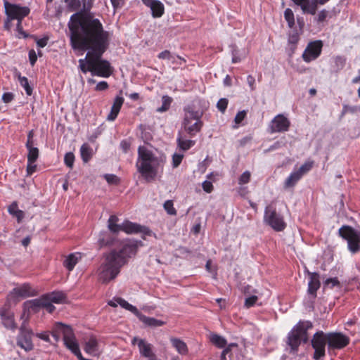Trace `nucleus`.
<instances>
[{"mask_svg": "<svg viewBox=\"0 0 360 360\" xmlns=\"http://www.w3.org/2000/svg\"><path fill=\"white\" fill-rule=\"evenodd\" d=\"M70 44L75 50L86 51L85 59L79 60L82 72L108 78L114 71L110 63L102 58L109 47L110 36L101 21L93 16L78 12L71 15L68 23Z\"/></svg>", "mask_w": 360, "mask_h": 360, "instance_id": "f257e3e1", "label": "nucleus"}, {"mask_svg": "<svg viewBox=\"0 0 360 360\" xmlns=\"http://www.w3.org/2000/svg\"><path fill=\"white\" fill-rule=\"evenodd\" d=\"M139 245H141V241L125 240L120 243L118 248L105 254L104 262L98 269V280L107 283L115 279L128 259L136 254Z\"/></svg>", "mask_w": 360, "mask_h": 360, "instance_id": "f03ea898", "label": "nucleus"}, {"mask_svg": "<svg viewBox=\"0 0 360 360\" xmlns=\"http://www.w3.org/2000/svg\"><path fill=\"white\" fill-rule=\"evenodd\" d=\"M162 163L163 160L147 147L140 146L138 148L136 167L146 181H151L155 179Z\"/></svg>", "mask_w": 360, "mask_h": 360, "instance_id": "7ed1b4c3", "label": "nucleus"}, {"mask_svg": "<svg viewBox=\"0 0 360 360\" xmlns=\"http://www.w3.org/2000/svg\"><path fill=\"white\" fill-rule=\"evenodd\" d=\"M118 220V217L115 215H111L109 217L108 227L110 232L117 233L120 231H122L127 234L141 233V237L143 240H146V236H155V234L146 226H142L129 220H125L122 224H117V222Z\"/></svg>", "mask_w": 360, "mask_h": 360, "instance_id": "20e7f679", "label": "nucleus"}, {"mask_svg": "<svg viewBox=\"0 0 360 360\" xmlns=\"http://www.w3.org/2000/svg\"><path fill=\"white\" fill-rule=\"evenodd\" d=\"M186 114L182 122L184 131L191 136H195L201 131L203 122L201 120L202 112L193 110L191 107L185 109Z\"/></svg>", "mask_w": 360, "mask_h": 360, "instance_id": "39448f33", "label": "nucleus"}, {"mask_svg": "<svg viewBox=\"0 0 360 360\" xmlns=\"http://www.w3.org/2000/svg\"><path fill=\"white\" fill-rule=\"evenodd\" d=\"M339 236L347 242L349 251L355 254L360 251V229L344 225L338 230Z\"/></svg>", "mask_w": 360, "mask_h": 360, "instance_id": "423d86ee", "label": "nucleus"}, {"mask_svg": "<svg viewBox=\"0 0 360 360\" xmlns=\"http://www.w3.org/2000/svg\"><path fill=\"white\" fill-rule=\"evenodd\" d=\"M264 222L276 231H282L286 226L283 217L276 212L273 205H269L266 207Z\"/></svg>", "mask_w": 360, "mask_h": 360, "instance_id": "0eeeda50", "label": "nucleus"}, {"mask_svg": "<svg viewBox=\"0 0 360 360\" xmlns=\"http://www.w3.org/2000/svg\"><path fill=\"white\" fill-rule=\"evenodd\" d=\"M116 301L120 304V305L122 308L131 311L136 317H138L141 321H142L144 324H146L148 326L155 328L165 325V322L161 320H158L155 318L148 317L143 315L139 311V309L135 306L129 304L123 298H117Z\"/></svg>", "mask_w": 360, "mask_h": 360, "instance_id": "6e6552de", "label": "nucleus"}, {"mask_svg": "<svg viewBox=\"0 0 360 360\" xmlns=\"http://www.w3.org/2000/svg\"><path fill=\"white\" fill-rule=\"evenodd\" d=\"M4 5L6 15L9 18V19H13V20L22 21L30 13L29 7L12 4L6 0L4 1Z\"/></svg>", "mask_w": 360, "mask_h": 360, "instance_id": "1a4fd4ad", "label": "nucleus"}, {"mask_svg": "<svg viewBox=\"0 0 360 360\" xmlns=\"http://www.w3.org/2000/svg\"><path fill=\"white\" fill-rule=\"evenodd\" d=\"M313 328L310 321H300L294 326V351L302 343H307L309 340L307 331Z\"/></svg>", "mask_w": 360, "mask_h": 360, "instance_id": "9d476101", "label": "nucleus"}, {"mask_svg": "<svg viewBox=\"0 0 360 360\" xmlns=\"http://www.w3.org/2000/svg\"><path fill=\"white\" fill-rule=\"evenodd\" d=\"M326 344H328L326 333L321 330L314 333L311 340V346L314 349L313 358L315 360H320L326 356Z\"/></svg>", "mask_w": 360, "mask_h": 360, "instance_id": "9b49d317", "label": "nucleus"}, {"mask_svg": "<svg viewBox=\"0 0 360 360\" xmlns=\"http://www.w3.org/2000/svg\"><path fill=\"white\" fill-rule=\"evenodd\" d=\"M323 46V44L321 40L310 41L302 53L303 60L307 63L315 60L320 56Z\"/></svg>", "mask_w": 360, "mask_h": 360, "instance_id": "f8f14e48", "label": "nucleus"}, {"mask_svg": "<svg viewBox=\"0 0 360 360\" xmlns=\"http://www.w3.org/2000/svg\"><path fill=\"white\" fill-rule=\"evenodd\" d=\"M328 349H340L349 343V338L341 333H326Z\"/></svg>", "mask_w": 360, "mask_h": 360, "instance_id": "ddd939ff", "label": "nucleus"}, {"mask_svg": "<svg viewBox=\"0 0 360 360\" xmlns=\"http://www.w3.org/2000/svg\"><path fill=\"white\" fill-rule=\"evenodd\" d=\"M63 342L65 346L77 357L80 355L79 344L76 340L72 328H66L63 330Z\"/></svg>", "mask_w": 360, "mask_h": 360, "instance_id": "4468645a", "label": "nucleus"}, {"mask_svg": "<svg viewBox=\"0 0 360 360\" xmlns=\"http://www.w3.org/2000/svg\"><path fill=\"white\" fill-rule=\"evenodd\" d=\"M32 332L29 330H25L22 327L20 328V333L17 337V345L25 352H30L34 349V345L32 339Z\"/></svg>", "mask_w": 360, "mask_h": 360, "instance_id": "2eb2a0df", "label": "nucleus"}, {"mask_svg": "<svg viewBox=\"0 0 360 360\" xmlns=\"http://www.w3.org/2000/svg\"><path fill=\"white\" fill-rule=\"evenodd\" d=\"M0 317L4 326L11 330H15L18 325L14 319V313L8 305H4L0 309Z\"/></svg>", "mask_w": 360, "mask_h": 360, "instance_id": "dca6fc26", "label": "nucleus"}, {"mask_svg": "<svg viewBox=\"0 0 360 360\" xmlns=\"http://www.w3.org/2000/svg\"><path fill=\"white\" fill-rule=\"evenodd\" d=\"M290 121L283 115H276L270 122L269 131L271 133L283 132L288 129Z\"/></svg>", "mask_w": 360, "mask_h": 360, "instance_id": "f3484780", "label": "nucleus"}, {"mask_svg": "<svg viewBox=\"0 0 360 360\" xmlns=\"http://www.w3.org/2000/svg\"><path fill=\"white\" fill-rule=\"evenodd\" d=\"M329 0H294V4L300 6L303 13L315 14L318 4L323 5Z\"/></svg>", "mask_w": 360, "mask_h": 360, "instance_id": "a211bd4d", "label": "nucleus"}, {"mask_svg": "<svg viewBox=\"0 0 360 360\" xmlns=\"http://www.w3.org/2000/svg\"><path fill=\"white\" fill-rule=\"evenodd\" d=\"M138 347L141 356L148 360H157L156 355L153 352L151 344L141 339L139 340Z\"/></svg>", "mask_w": 360, "mask_h": 360, "instance_id": "6ab92c4d", "label": "nucleus"}, {"mask_svg": "<svg viewBox=\"0 0 360 360\" xmlns=\"http://www.w3.org/2000/svg\"><path fill=\"white\" fill-rule=\"evenodd\" d=\"M13 294L18 297H28L37 295V291L32 288L29 283H24L13 290Z\"/></svg>", "mask_w": 360, "mask_h": 360, "instance_id": "aec40b11", "label": "nucleus"}, {"mask_svg": "<svg viewBox=\"0 0 360 360\" xmlns=\"http://www.w3.org/2000/svg\"><path fill=\"white\" fill-rule=\"evenodd\" d=\"M124 99L123 97L119 96L115 97L112 105L111 107L110 112L108 115V120L114 121L117 118L120 111V109L124 103Z\"/></svg>", "mask_w": 360, "mask_h": 360, "instance_id": "412c9836", "label": "nucleus"}, {"mask_svg": "<svg viewBox=\"0 0 360 360\" xmlns=\"http://www.w3.org/2000/svg\"><path fill=\"white\" fill-rule=\"evenodd\" d=\"M81 257V254L79 252L71 253L64 260L63 266L69 271H71L73 270L75 265L77 264Z\"/></svg>", "mask_w": 360, "mask_h": 360, "instance_id": "4be33fe9", "label": "nucleus"}, {"mask_svg": "<svg viewBox=\"0 0 360 360\" xmlns=\"http://www.w3.org/2000/svg\"><path fill=\"white\" fill-rule=\"evenodd\" d=\"M308 284V292L313 295H316L317 290L320 288L319 275L317 273H311Z\"/></svg>", "mask_w": 360, "mask_h": 360, "instance_id": "5701e85b", "label": "nucleus"}, {"mask_svg": "<svg viewBox=\"0 0 360 360\" xmlns=\"http://www.w3.org/2000/svg\"><path fill=\"white\" fill-rule=\"evenodd\" d=\"M150 8L151 15L154 18L162 17L165 13L164 4L159 0H155L148 7Z\"/></svg>", "mask_w": 360, "mask_h": 360, "instance_id": "b1692460", "label": "nucleus"}, {"mask_svg": "<svg viewBox=\"0 0 360 360\" xmlns=\"http://www.w3.org/2000/svg\"><path fill=\"white\" fill-rule=\"evenodd\" d=\"M314 162L313 161H307L305 162L297 171L294 172V183L298 180H300L302 176L309 172L313 167Z\"/></svg>", "mask_w": 360, "mask_h": 360, "instance_id": "393cba45", "label": "nucleus"}, {"mask_svg": "<svg viewBox=\"0 0 360 360\" xmlns=\"http://www.w3.org/2000/svg\"><path fill=\"white\" fill-rule=\"evenodd\" d=\"M176 143L180 150L186 151L195 144V141L184 139L179 132L176 138Z\"/></svg>", "mask_w": 360, "mask_h": 360, "instance_id": "a878e982", "label": "nucleus"}, {"mask_svg": "<svg viewBox=\"0 0 360 360\" xmlns=\"http://www.w3.org/2000/svg\"><path fill=\"white\" fill-rule=\"evenodd\" d=\"M114 238L108 231H101L98 235V244L99 248L110 245L113 243Z\"/></svg>", "mask_w": 360, "mask_h": 360, "instance_id": "bb28decb", "label": "nucleus"}, {"mask_svg": "<svg viewBox=\"0 0 360 360\" xmlns=\"http://www.w3.org/2000/svg\"><path fill=\"white\" fill-rule=\"evenodd\" d=\"M98 340L94 336H91L86 342L84 346V351L91 355H95L98 351Z\"/></svg>", "mask_w": 360, "mask_h": 360, "instance_id": "cd10ccee", "label": "nucleus"}, {"mask_svg": "<svg viewBox=\"0 0 360 360\" xmlns=\"http://www.w3.org/2000/svg\"><path fill=\"white\" fill-rule=\"evenodd\" d=\"M170 342L179 354L181 355H186L188 354V347L184 341L176 338H172L170 339Z\"/></svg>", "mask_w": 360, "mask_h": 360, "instance_id": "c85d7f7f", "label": "nucleus"}, {"mask_svg": "<svg viewBox=\"0 0 360 360\" xmlns=\"http://www.w3.org/2000/svg\"><path fill=\"white\" fill-rule=\"evenodd\" d=\"M8 212L10 214L17 219L18 223L21 222L24 218L23 211L18 209V205L16 201L13 202L8 207Z\"/></svg>", "mask_w": 360, "mask_h": 360, "instance_id": "c756f323", "label": "nucleus"}, {"mask_svg": "<svg viewBox=\"0 0 360 360\" xmlns=\"http://www.w3.org/2000/svg\"><path fill=\"white\" fill-rule=\"evenodd\" d=\"M45 300L46 297L44 295L39 299H34L27 302L26 304H27L28 308L31 309L33 311L37 312L40 309H43Z\"/></svg>", "mask_w": 360, "mask_h": 360, "instance_id": "7c9ffc66", "label": "nucleus"}, {"mask_svg": "<svg viewBox=\"0 0 360 360\" xmlns=\"http://www.w3.org/2000/svg\"><path fill=\"white\" fill-rule=\"evenodd\" d=\"M44 295L49 301L57 304L62 303L66 299L65 295L60 291H53Z\"/></svg>", "mask_w": 360, "mask_h": 360, "instance_id": "2f4dec72", "label": "nucleus"}, {"mask_svg": "<svg viewBox=\"0 0 360 360\" xmlns=\"http://www.w3.org/2000/svg\"><path fill=\"white\" fill-rule=\"evenodd\" d=\"M27 150V158L28 162H37L39 156V150L34 144L25 145Z\"/></svg>", "mask_w": 360, "mask_h": 360, "instance_id": "473e14b6", "label": "nucleus"}, {"mask_svg": "<svg viewBox=\"0 0 360 360\" xmlns=\"http://www.w3.org/2000/svg\"><path fill=\"white\" fill-rule=\"evenodd\" d=\"M92 151V148L88 143H85L82 145L80 148V155L84 162L86 163L91 159L93 155Z\"/></svg>", "mask_w": 360, "mask_h": 360, "instance_id": "72a5a7b5", "label": "nucleus"}, {"mask_svg": "<svg viewBox=\"0 0 360 360\" xmlns=\"http://www.w3.org/2000/svg\"><path fill=\"white\" fill-rule=\"evenodd\" d=\"M66 328H70V326L60 322L56 323L52 330L51 335L56 342L59 340L60 334L63 335V330Z\"/></svg>", "mask_w": 360, "mask_h": 360, "instance_id": "f704fd0d", "label": "nucleus"}, {"mask_svg": "<svg viewBox=\"0 0 360 360\" xmlns=\"http://www.w3.org/2000/svg\"><path fill=\"white\" fill-rule=\"evenodd\" d=\"M210 340L213 345L219 348H224L227 344L226 340L217 334H212Z\"/></svg>", "mask_w": 360, "mask_h": 360, "instance_id": "c9c22d12", "label": "nucleus"}, {"mask_svg": "<svg viewBox=\"0 0 360 360\" xmlns=\"http://www.w3.org/2000/svg\"><path fill=\"white\" fill-rule=\"evenodd\" d=\"M162 105L158 108V112H163L169 110L170 105L172 102L171 97L168 96H163L162 98Z\"/></svg>", "mask_w": 360, "mask_h": 360, "instance_id": "e433bc0d", "label": "nucleus"}, {"mask_svg": "<svg viewBox=\"0 0 360 360\" xmlns=\"http://www.w3.org/2000/svg\"><path fill=\"white\" fill-rule=\"evenodd\" d=\"M18 81L20 82V86H22L25 90L26 94L28 96H31L32 94V88L30 86L29 82L27 77L19 75Z\"/></svg>", "mask_w": 360, "mask_h": 360, "instance_id": "4c0bfd02", "label": "nucleus"}, {"mask_svg": "<svg viewBox=\"0 0 360 360\" xmlns=\"http://www.w3.org/2000/svg\"><path fill=\"white\" fill-rule=\"evenodd\" d=\"M169 62L174 65L173 69L175 70L186 63V60L181 56H172V58H171Z\"/></svg>", "mask_w": 360, "mask_h": 360, "instance_id": "58836bf2", "label": "nucleus"}, {"mask_svg": "<svg viewBox=\"0 0 360 360\" xmlns=\"http://www.w3.org/2000/svg\"><path fill=\"white\" fill-rule=\"evenodd\" d=\"M346 59L342 56H335L334 58V66L337 71L342 70L345 65Z\"/></svg>", "mask_w": 360, "mask_h": 360, "instance_id": "ea45409f", "label": "nucleus"}, {"mask_svg": "<svg viewBox=\"0 0 360 360\" xmlns=\"http://www.w3.org/2000/svg\"><path fill=\"white\" fill-rule=\"evenodd\" d=\"M164 208L169 215H176V210L174 207V203L173 201L171 200H168L165 202L164 203Z\"/></svg>", "mask_w": 360, "mask_h": 360, "instance_id": "a19ab883", "label": "nucleus"}, {"mask_svg": "<svg viewBox=\"0 0 360 360\" xmlns=\"http://www.w3.org/2000/svg\"><path fill=\"white\" fill-rule=\"evenodd\" d=\"M74 162H75V155L73 154V153H72V152L67 153L64 157L65 165L68 167L72 169L74 165Z\"/></svg>", "mask_w": 360, "mask_h": 360, "instance_id": "79ce46f5", "label": "nucleus"}, {"mask_svg": "<svg viewBox=\"0 0 360 360\" xmlns=\"http://www.w3.org/2000/svg\"><path fill=\"white\" fill-rule=\"evenodd\" d=\"M104 179L109 184L117 185L120 182V178L112 174H106L104 175Z\"/></svg>", "mask_w": 360, "mask_h": 360, "instance_id": "37998d69", "label": "nucleus"}, {"mask_svg": "<svg viewBox=\"0 0 360 360\" xmlns=\"http://www.w3.org/2000/svg\"><path fill=\"white\" fill-rule=\"evenodd\" d=\"M183 158V154L174 153L172 155V167L174 168L178 167L179 165L181 163Z\"/></svg>", "mask_w": 360, "mask_h": 360, "instance_id": "c03bdc74", "label": "nucleus"}, {"mask_svg": "<svg viewBox=\"0 0 360 360\" xmlns=\"http://www.w3.org/2000/svg\"><path fill=\"white\" fill-rule=\"evenodd\" d=\"M228 103H229V101L228 99L226 98H220L217 103V108H218V110L221 112H224L225 110H226L227 108V106H228Z\"/></svg>", "mask_w": 360, "mask_h": 360, "instance_id": "a18cd8bd", "label": "nucleus"}, {"mask_svg": "<svg viewBox=\"0 0 360 360\" xmlns=\"http://www.w3.org/2000/svg\"><path fill=\"white\" fill-rule=\"evenodd\" d=\"M22 21H17L16 31L18 32L17 37L18 38H27L28 34L24 31L22 25Z\"/></svg>", "mask_w": 360, "mask_h": 360, "instance_id": "49530a36", "label": "nucleus"}, {"mask_svg": "<svg viewBox=\"0 0 360 360\" xmlns=\"http://www.w3.org/2000/svg\"><path fill=\"white\" fill-rule=\"evenodd\" d=\"M131 146V142L129 139H124L120 142V147L123 153H127Z\"/></svg>", "mask_w": 360, "mask_h": 360, "instance_id": "de8ad7c7", "label": "nucleus"}, {"mask_svg": "<svg viewBox=\"0 0 360 360\" xmlns=\"http://www.w3.org/2000/svg\"><path fill=\"white\" fill-rule=\"evenodd\" d=\"M284 18L285 20L288 22V26L290 28L292 27V11L288 8L285 9L284 12Z\"/></svg>", "mask_w": 360, "mask_h": 360, "instance_id": "09e8293b", "label": "nucleus"}, {"mask_svg": "<svg viewBox=\"0 0 360 360\" xmlns=\"http://www.w3.org/2000/svg\"><path fill=\"white\" fill-rule=\"evenodd\" d=\"M250 176H251V174H250V172H248V171L244 172L240 175V176L238 179L239 184L242 185V184H248L250 180Z\"/></svg>", "mask_w": 360, "mask_h": 360, "instance_id": "8fccbe9b", "label": "nucleus"}, {"mask_svg": "<svg viewBox=\"0 0 360 360\" xmlns=\"http://www.w3.org/2000/svg\"><path fill=\"white\" fill-rule=\"evenodd\" d=\"M257 300L258 297L256 295L248 297L245 300V307L247 308H250L256 304Z\"/></svg>", "mask_w": 360, "mask_h": 360, "instance_id": "3c124183", "label": "nucleus"}, {"mask_svg": "<svg viewBox=\"0 0 360 360\" xmlns=\"http://www.w3.org/2000/svg\"><path fill=\"white\" fill-rule=\"evenodd\" d=\"M35 162H27V176H31L33 173H34L37 171V165L35 164Z\"/></svg>", "mask_w": 360, "mask_h": 360, "instance_id": "603ef678", "label": "nucleus"}, {"mask_svg": "<svg viewBox=\"0 0 360 360\" xmlns=\"http://www.w3.org/2000/svg\"><path fill=\"white\" fill-rule=\"evenodd\" d=\"M232 63H237L241 61L240 57L238 56V50L234 45L232 46Z\"/></svg>", "mask_w": 360, "mask_h": 360, "instance_id": "864d4df0", "label": "nucleus"}, {"mask_svg": "<svg viewBox=\"0 0 360 360\" xmlns=\"http://www.w3.org/2000/svg\"><path fill=\"white\" fill-rule=\"evenodd\" d=\"M325 285L329 286L330 288H333L335 286H339L340 282L338 279V278H330L326 280L325 281Z\"/></svg>", "mask_w": 360, "mask_h": 360, "instance_id": "5fc2aeb1", "label": "nucleus"}, {"mask_svg": "<svg viewBox=\"0 0 360 360\" xmlns=\"http://www.w3.org/2000/svg\"><path fill=\"white\" fill-rule=\"evenodd\" d=\"M114 11L120 9L125 4V0H110Z\"/></svg>", "mask_w": 360, "mask_h": 360, "instance_id": "6e6d98bb", "label": "nucleus"}, {"mask_svg": "<svg viewBox=\"0 0 360 360\" xmlns=\"http://www.w3.org/2000/svg\"><path fill=\"white\" fill-rule=\"evenodd\" d=\"M67 3H68L69 7L72 11H77L81 6V1L80 0H68Z\"/></svg>", "mask_w": 360, "mask_h": 360, "instance_id": "4d7b16f0", "label": "nucleus"}, {"mask_svg": "<svg viewBox=\"0 0 360 360\" xmlns=\"http://www.w3.org/2000/svg\"><path fill=\"white\" fill-rule=\"evenodd\" d=\"M172 56L173 55L171 53V52L169 51L165 50V51L160 52L158 54V57L160 59L168 60L169 61L171 60V58H172Z\"/></svg>", "mask_w": 360, "mask_h": 360, "instance_id": "13d9d810", "label": "nucleus"}, {"mask_svg": "<svg viewBox=\"0 0 360 360\" xmlns=\"http://www.w3.org/2000/svg\"><path fill=\"white\" fill-rule=\"evenodd\" d=\"M29 60L30 65L34 66L37 60V55L34 49H31L29 51Z\"/></svg>", "mask_w": 360, "mask_h": 360, "instance_id": "bf43d9fd", "label": "nucleus"}, {"mask_svg": "<svg viewBox=\"0 0 360 360\" xmlns=\"http://www.w3.org/2000/svg\"><path fill=\"white\" fill-rule=\"evenodd\" d=\"M202 189L207 193H210L213 191V184L211 181H205L202 184Z\"/></svg>", "mask_w": 360, "mask_h": 360, "instance_id": "052dcab7", "label": "nucleus"}, {"mask_svg": "<svg viewBox=\"0 0 360 360\" xmlns=\"http://www.w3.org/2000/svg\"><path fill=\"white\" fill-rule=\"evenodd\" d=\"M108 87H109V85L107 82L101 81L97 84V85L95 87V90L97 91H105V90L108 89Z\"/></svg>", "mask_w": 360, "mask_h": 360, "instance_id": "680f3d73", "label": "nucleus"}, {"mask_svg": "<svg viewBox=\"0 0 360 360\" xmlns=\"http://www.w3.org/2000/svg\"><path fill=\"white\" fill-rule=\"evenodd\" d=\"M52 302L46 298L43 309H45L49 313H52L55 311L56 307L51 304Z\"/></svg>", "mask_w": 360, "mask_h": 360, "instance_id": "e2e57ef3", "label": "nucleus"}, {"mask_svg": "<svg viewBox=\"0 0 360 360\" xmlns=\"http://www.w3.org/2000/svg\"><path fill=\"white\" fill-rule=\"evenodd\" d=\"M246 116V112L245 110L239 111L234 119L236 124H240L245 119Z\"/></svg>", "mask_w": 360, "mask_h": 360, "instance_id": "0e129e2a", "label": "nucleus"}, {"mask_svg": "<svg viewBox=\"0 0 360 360\" xmlns=\"http://www.w3.org/2000/svg\"><path fill=\"white\" fill-rule=\"evenodd\" d=\"M14 98V95L11 92H6L2 95V101L5 103L11 102Z\"/></svg>", "mask_w": 360, "mask_h": 360, "instance_id": "69168bd1", "label": "nucleus"}, {"mask_svg": "<svg viewBox=\"0 0 360 360\" xmlns=\"http://www.w3.org/2000/svg\"><path fill=\"white\" fill-rule=\"evenodd\" d=\"M356 110V108L354 106H349L348 105H344L342 108V115H345L348 112L354 113Z\"/></svg>", "mask_w": 360, "mask_h": 360, "instance_id": "338daca9", "label": "nucleus"}, {"mask_svg": "<svg viewBox=\"0 0 360 360\" xmlns=\"http://www.w3.org/2000/svg\"><path fill=\"white\" fill-rule=\"evenodd\" d=\"M36 336L39 338L41 340H43L47 342H50V338L49 335L47 332H43V333H36Z\"/></svg>", "mask_w": 360, "mask_h": 360, "instance_id": "774afa93", "label": "nucleus"}]
</instances>
